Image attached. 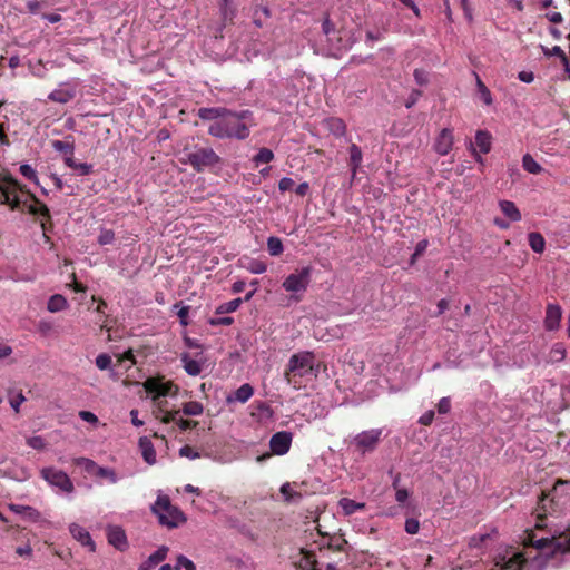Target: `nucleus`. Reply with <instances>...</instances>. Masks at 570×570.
Segmentation results:
<instances>
[{"mask_svg": "<svg viewBox=\"0 0 570 570\" xmlns=\"http://www.w3.org/2000/svg\"><path fill=\"white\" fill-rule=\"evenodd\" d=\"M130 416H131V423L135 426H142L144 425V422L138 419V411L137 410H131L130 411Z\"/></svg>", "mask_w": 570, "mask_h": 570, "instance_id": "63", "label": "nucleus"}, {"mask_svg": "<svg viewBox=\"0 0 570 570\" xmlns=\"http://www.w3.org/2000/svg\"><path fill=\"white\" fill-rule=\"evenodd\" d=\"M175 308H178L177 315L179 317L180 324L183 326H187L188 325L189 307L175 305Z\"/></svg>", "mask_w": 570, "mask_h": 570, "instance_id": "49", "label": "nucleus"}, {"mask_svg": "<svg viewBox=\"0 0 570 570\" xmlns=\"http://www.w3.org/2000/svg\"><path fill=\"white\" fill-rule=\"evenodd\" d=\"M115 239V234L111 229H101L98 236V243L100 245L111 244Z\"/></svg>", "mask_w": 570, "mask_h": 570, "instance_id": "46", "label": "nucleus"}, {"mask_svg": "<svg viewBox=\"0 0 570 570\" xmlns=\"http://www.w3.org/2000/svg\"><path fill=\"white\" fill-rule=\"evenodd\" d=\"M220 11L224 20H232L235 16V8L233 0H223Z\"/></svg>", "mask_w": 570, "mask_h": 570, "instance_id": "41", "label": "nucleus"}, {"mask_svg": "<svg viewBox=\"0 0 570 570\" xmlns=\"http://www.w3.org/2000/svg\"><path fill=\"white\" fill-rule=\"evenodd\" d=\"M181 411L185 415L198 416L204 412V406L200 402L189 401L183 405Z\"/></svg>", "mask_w": 570, "mask_h": 570, "instance_id": "32", "label": "nucleus"}, {"mask_svg": "<svg viewBox=\"0 0 570 570\" xmlns=\"http://www.w3.org/2000/svg\"><path fill=\"white\" fill-rule=\"evenodd\" d=\"M107 538L108 542L119 551H125L128 548L126 533L120 527H109Z\"/></svg>", "mask_w": 570, "mask_h": 570, "instance_id": "17", "label": "nucleus"}, {"mask_svg": "<svg viewBox=\"0 0 570 570\" xmlns=\"http://www.w3.org/2000/svg\"><path fill=\"white\" fill-rule=\"evenodd\" d=\"M75 463L81 468H83L89 474L94 475L98 465L90 459L87 458H78L75 460Z\"/></svg>", "mask_w": 570, "mask_h": 570, "instance_id": "42", "label": "nucleus"}, {"mask_svg": "<svg viewBox=\"0 0 570 570\" xmlns=\"http://www.w3.org/2000/svg\"><path fill=\"white\" fill-rule=\"evenodd\" d=\"M434 419V412L428 411L425 412L419 420V422L423 425H430L433 422Z\"/></svg>", "mask_w": 570, "mask_h": 570, "instance_id": "59", "label": "nucleus"}, {"mask_svg": "<svg viewBox=\"0 0 570 570\" xmlns=\"http://www.w3.org/2000/svg\"><path fill=\"white\" fill-rule=\"evenodd\" d=\"M382 435V430L372 429L358 433L354 439L353 443L358 451L362 453L374 450Z\"/></svg>", "mask_w": 570, "mask_h": 570, "instance_id": "11", "label": "nucleus"}, {"mask_svg": "<svg viewBox=\"0 0 570 570\" xmlns=\"http://www.w3.org/2000/svg\"><path fill=\"white\" fill-rule=\"evenodd\" d=\"M546 17L549 21L553 23H560L562 21V16L559 12H548Z\"/></svg>", "mask_w": 570, "mask_h": 570, "instance_id": "61", "label": "nucleus"}, {"mask_svg": "<svg viewBox=\"0 0 570 570\" xmlns=\"http://www.w3.org/2000/svg\"><path fill=\"white\" fill-rule=\"evenodd\" d=\"M316 371L314 353L309 351H302L289 357L286 375L303 377L306 375H314Z\"/></svg>", "mask_w": 570, "mask_h": 570, "instance_id": "4", "label": "nucleus"}, {"mask_svg": "<svg viewBox=\"0 0 570 570\" xmlns=\"http://www.w3.org/2000/svg\"><path fill=\"white\" fill-rule=\"evenodd\" d=\"M224 111H225L224 109H218V108H202L198 110V116L202 119L216 121L217 119H219L222 117Z\"/></svg>", "mask_w": 570, "mask_h": 570, "instance_id": "33", "label": "nucleus"}, {"mask_svg": "<svg viewBox=\"0 0 570 570\" xmlns=\"http://www.w3.org/2000/svg\"><path fill=\"white\" fill-rule=\"evenodd\" d=\"M12 353V348L9 345L0 344V358H4Z\"/></svg>", "mask_w": 570, "mask_h": 570, "instance_id": "64", "label": "nucleus"}, {"mask_svg": "<svg viewBox=\"0 0 570 570\" xmlns=\"http://www.w3.org/2000/svg\"><path fill=\"white\" fill-rule=\"evenodd\" d=\"M240 304H242L240 298L232 299L229 302L220 304L217 307L216 313L217 314L233 313L240 306Z\"/></svg>", "mask_w": 570, "mask_h": 570, "instance_id": "38", "label": "nucleus"}, {"mask_svg": "<svg viewBox=\"0 0 570 570\" xmlns=\"http://www.w3.org/2000/svg\"><path fill=\"white\" fill-rule=\"evenodd\" d=\"M453 144H454L453 131L449 128H444L436 136L434 144H433V149L440 156H445L451 151Z\"/></svg>", "mask_w": 570, "mask_h": 570, "instance_id": "14", "label": "nucleus"}, {"mask_svg": "<svg viewBox=\"0 0 570 570\" xmlns=\"http://www.w3.org/2000/svg\"><path fill=\"white\" fill-rule=\"evenodd\" d=\"M294 186V180L289 177H283L278 183V188L281 191H287L292 189Z\"/></svg>", "mask_w": 570, "mask_h": 570, "instance_id": "55", "label": "nucleus"}, {"mask_svg": "<svg viewBox=\"0 0 570 570\" xmlns=\"http://www.w3.org/2000/svg\"><path fill=\"white\" fill-rule=\"evenodd\" d=\"M309 190L308 183H302L296 187V194L299 196H305Z\"/></svg>", "mask_w": 570, "mask_h": 570, "instance_id": "62", "label": "nucleus"}, {"mask_svg": "<svg viewBox=\"0 0 570 570\" xmlns=\"http://www.w3.org/2000/svg\"><path fill=\"white\" fill-rule=\"evenodd\" d=\"M518 79L524 83H531L534 81V73L530 70H522L518 73Z\"/></svg>", "mask_w": 570, "mask_h": 570, "instance_id": "54", "label": "nucleus"}, {"mask_svg": "<svg viewBox=\"0 0 570 570\" xmlns=\"http://www.w3.org/2000/svg\"><path fill=\"white\" fill-rule=\"evenodd\" d=\"M96 365L99 370H108L111 365V357L108 354H99L96 357Z\"/></svg>", "mask_w": 570, "mask_h": 570, "instance_id": "47", "label": "nucleus"}, {"mask_svg": "<svg viewBox=\"0 0 570 570\" xmlns=\"http://www.w3.org/2000/svg\"><path fill=\"white\" fill-rule=\"evenodd\" d=\"M499 208L502 212V214L509 219V222H519L521 220V212L517 207V205L511 200H500L499 202Z\"/></svg>", "mask_w": 570, "mask_h": 570, "instance_id": "22", "label": "nucleus"}, {"mask_svg": "<svg viewBox=\"0 0 570 570\" xmlns=\"http://www.w3.org/2000/svg\"><path fill=\"white\" fill-rule=\"evenodd\" d=\"M151 509L158 517L159 522L168 528H176L186 520L183 512L171 505L169 498L164 494L157 497Z\"/></svg>", "mask_w": 570, "mask_h": 570, "instance_id": "3", "label": "nucleus"}, {"mask_svg": "<svg viewBox=\"0 0 570 570\" xmlns=\"http://www.w3.org/2000/svg\"><path fill=\"white\" fill-rule=\"evenodd\" d=\"M179 455L184 458H188L190 460H195L199 458V453L196 452L193 448L185 445L180 448Z\"/></svg>", "mask_w": 570, "mask_h": 570, "instance_id": "51", "label": "nucleus"}, {"mask_svg": "<svg viewBox=\"0 0 570 570\" xmlns=\"http://www.w3.org/2000/svg\"><path fill=\"white\" fill-rule=\"evenodd\" d=\"M139 449L141 452V455L144 460L149 464L153 465L156 463V451L151 443V441L144 436L139 439Z\"/></svg>", "mask_w": 570, "mask_h": 570, "instance_id": "25", "label": "nucleus"}, {"mask_svg": "<svg viewBox=\"0 0 570 570\" xmlns=\"http://www.w3.org/2000/svg\"><path fill=\"white\" fill-rule=\"evenodd\" d=\"M273 158H274V154L271 149L262 148V149H259L257 155L254 157V161L256 163V165L267 164V163L272 161Z\"/></svg>", "mask_w": 570, "mask_h": 570, "instance_id": "40", "label": "nucleus"}, {"mask_svg": "<svg viewBox=\"0 0 570 570\" xmlns=\"http://www.w3.org/2000/svg\"><path fill=\"white\" fill-rule=\"evenodd\" d=\"M292 443V434L289 432H277L269 441L271 450L276 455H284L288 452Z\"/></svg>", "mask_w": 570, "mask_h": 570, "instance_id": "15", "label": "nucleus"}, {"mask_svg": "<svg viewBox=\"0 0 570 570\" xmlns=\"http://www.w3.org/2000/svg\"><path fill=\"white\" fill-rule=\"evenodd\" d=\"M567 357V347L563 343H554L548 353L547 362L550 364H558L566 360Z\"/></svg>", "mask_w": 570, "mask_h": 570, "instance_id": "24", "label": "nucleus"}, {"mask_svg": "<svg viewBox=\"0 0 570 570\" xmlns=\"http://www.w3.org/2000/svg\"><path fill=\"white\" fill-rule=\"evenodd\" d=\"M168 552V548L163 546L158 548L154 553H151L147 560L140 563L139 570H151L161 561L165 560Z\"/></svg>", "mask_w": 570, "mask_h": 570, "instance_id": "20", "label": "nucleus"}, {"mask_svg": "<svg viewBox=\"0 0 570 570\" xmlns=\"http://www.w3.org/2000/svg\"><path fill=\"white\" fill-rule=\"evenodd\" d=\"M476 91L479 99L485 106H491L493 104L492 94L489 88L484 85V82L476 76Z\"/></svg>", "mask_w": 570, "mask_h": 570, "instance_id": "29", "label": "nucleus"}, {"mask_svg": "<svg viewBox=\"0 0 570 570\" xmlns=\"http://www.w3.org/2000/svg\"><path fill=\"white\" fill-rule=\"evenodd\" d=\"M562 320V308L558 304H548L546 308L543 326L546 331L554 332L560 328Z\"/></svg>", "mask_w": 570, "mask_h": 570, "instance_id": "13", "label": "nucleus"}, {"mask_svg": "<svg viewBox=\"0 0 570 570\" xmlns=\"http://www.w3.org/2000/svg\"><path fill=\"white\" fill-rule=\"evenodd\" d=\"M52 147L56 151L63 153L66 156L73 155V145L62 140L52 141Z\"/></svg>", "mask_w": 570, "mask_h": 570, "instance_id": "43", "label": "nucleus"}, {"mask_svg": "<svg viewBox=\"0 0 570 570\" xmlns=\"http://www.w3.org/2000/svg\"><path fill=\"white\" fill-rule=\"evenodd\" d=\"M20 173L23 177L28 178L29 180L33 181L35 184H39L38 176L36 170L28 164H23L20 166Z\"/></svg>", "mask_w": 570, "mask_h": 570, "instance_id": "45", "label": "nucleus"}, {"mask_svg": "<svg viewBox=\"0 0 570 570\" xmlns=\"http://www.w3.org/2000/svg\"><path fill=\"white\" fill-rule=\"evenodd\" d=\"M419 530H420L419 520L411 518L405 521V531L409 534H416L419 532Z\"/></svg>", "mask_w": 570, "mask_h": 570, "instance_id": "50", "label": "nucleus"}, {"mask_svg": "<svg viewBox=\"0 0 570 570\" xmlns=\"http://www.w3.org/2000/svg\"><path fill=\"white\" fill-rule=\"evenodd\" d=\"M451 410V401L449 397H442L438 403V411L441 414H446Z\"/></svg>", "mask_w": 570, "mask_h": 570, "instance_id": "53", "label": "nucleus"}, {"mask_svg": "<svg viewBox=\"0 0 570 570\" xmlns=\"http://www.w3.org/2000/svg\"><path fill=\"white\" fill-rule=\"evenodd\" d=\"M244 267L252 274H263L267 269V265L259 259H249Z\"/></svg>", "mask_w": 570, "mask_h": 570, "instance_id": "37", "label": "nucleus"}, {"mask_svg": "<svg viewBox=\"0 0 570 570\" xmlns=\"http://www.w3.org/2000/svg\"><path fill=\"white\" fill-rule=\"evenodd\" d=\"M311 267H303L289 274L283 282V288L292 294L303 293L307 289L311 282Z\"/></svg>", "mask_w": 570, "mask_h": 570, "instance_id": "8", "label": "nucleus"}, {"mask_svg": "<svg viewBox=\"0 0 570 570\" xmlns=\"http://www.w3.org/2000/svg\"><path fill=\"white\" fill-rule=\"evenodd\" d=\"M267 249L272 256H278L283 253V243L278 237L271 236L267 239Z\"/></svg>", "mask_w": 570, "mask_h": 570, "instance_id": "35", "label": "nucleus"}, {"mask_svg": "<svg viewBox=\"0 0 570 570\" xmlns=\"http://www.w3.org/2000/svg\"><path fill=\"white\" fill-rule=\"evenodd\" d=\"M77 85L73 82H61L55 90H52L48 98L51 101L59 104H67L76 97Z\"/></svg>", "mask_w": 570, "mask_h": 570, "instance_id": "12", "label": "nucleus"}, {"mask_svg": "<svg viewBox=\"0 0 570 570\" xmlns=\"http://www.w3.org/2000/svg\"><path fill=\"white\" fill-rule=\"evenodd\" d=\"M219 161V156L212 148L188 151L180 157V163L193 166L197 171H202L206 167L215 166Z\"/></svg>", "mask_w": 570, "mask_h": 570, "instance_id": "6", "label": "nucleus"}, {"mask_svg": "<svg viewBox=\"0 0 570 570\" xmlns=\"http://www.w3.org/2000/svg\"><path fill=\"white\" fill-rule=\"evenodd\" d=\"M409 491L406 489H399L395 493V499L399 503H404L409 499Z\"/></svg>", "mask_w": 570, "mask_h": 570, "instance_id": "60", "label": "nucleus"}, {"mask_svg": "<svg viewBox=\"0 0 570 570\" xmlns=\"http://www.w3.org/2000/svg\"><path fill=\"white\" fill-rule=\"evenodd\" d=\"M26 401V397L22 393H18L13 399L10 400L11 407L19 412L20 405Z\"/></svg>", "mask_w": 570, "mask_h": 570, "instance_id": "56", "label": "nucleus"}, {"mask_svg": "<svg viewBox=\"0 0 570 570\" xmlns=\"http://www.w3.org/2000/svg\"><path fill=\"white\" fill-rule=\"evenodd\" d=\"M79 175L86 176L92 171V166L87 163H78L76 169Z\"/></svg>", "mask_w": 570, "mask_h": 570, "instance_id": "57", "label": "nucleus"}, {"mask_svg": "<svg viewBox=\"0 0 570 570\" xmlns=\"http://www.w3.org/2000/svg\"><path fill=\"white\" fill-rule=\"evenodd\" d=\"M68 307V301L60 294L52 295L47 303V309L50 313H57Z\"/></svg>", "mask_w": 570, "mask_h": 570, "instance_id": "28", "label": "nucleus"}, {"mask_svg": "<svg viewBox=\"0 0 570 570\" xmlns=\"http://www.w3.org/2000/svg\"><path fill=\"white\" fill-rule=\"evenodd\" d=\"M177 415H178V411H175V412L164 411L160 406L156 413V417L159 419L165 424H168L170 422H176Z\"/></svg>", "mask_w": 570, "mask_h": 570, "instance_id": "44", "label": "nucleus"}, {"mask_svg": "<svg viewBox=\"0 0 570 570\" xmlns=\"http://www.w3.org/2000/svg\"><path fill=\"white\" fill-rule=\"evenodd\" d=\"M350 158L353 167V173H355L362 163V150L354 144L350 147Z\"/></svg>", "mask_w": 570, "mask_h": 570, "instance_id": "39", "label": "nucleus"}, {"mask_svg": "<svg viewBox=\"0 0 570 570\" xmlns=\"http://www.w3.org/2000/svg\"><path fill=\"white\" fill-rule=\"evenodd\" d=\"M570 500V481L559 480L556 482L552 490L546 494L542 500V510H547L548 503H553L556 505H563Z\"/></svg>", "mask_w": 570, "mask_h": 570, "instance_id": "10", "label": "nucleus"}, {"mask_svg": "<svg viewBox=\"0 0 570 570\" xmlns=\"http://www.w3.org/2000/svg\"><path fill=\"white\" fill-rule=\"evenodd\" d=\"M19 189L18 181L7 170H0V204L9 206L11 210L20 209Z\"/></svg>", "mask_w": 570, "mask_h": 570, "instance_id": "5", "label": "nucleus"}, {"mask_svg": "<svg viewBox=\"0 0 570 570\" xmlns=\"http://www.w3.org/2000/svg\"><path fill=\"white\" fill-rule=\"evenodd\" d=\"M79 416L81 420H83L85 422H88V423H97L98 422V417L96 416V414H94L92 412H89V411H81L79 413Z\"/></svg>", "mask_w": 570, "mask_h": 570, "instance_id": "58", "label": "nucleus"}, {"mask_svg": "<svg viewBox=\"0 0 570 570\" xmlns=\"http://www.w3.org/2000/svg\"><path fill=\"white\" fill-rule=\"evenodd\" d=\"M180 361L183 363V367L186 373L190 376H197L202 373L203 366L205 364L204 358H193L188 353H183L180 356Z\"/></svg>", "mask_w": 570, "mask_h": 570, "instance_id": "19", "label": "nucleus"}, {"mask_svg": "<svg viewBox=\"0 0 570 570\" xmlns=\"http://www.w3.org/2000/svg\"><path fill=\"white\" fill-rule=\"evenodd\" d=\"M281 493L284 497V500L289 503H296L303 498V494L298 490V484L295 482L294 483H289V482L284 483L281 487Z\"/></svg>", "mask_w": 570, "mask_h": 570, "instance_id": "23", "label": "nucleus"}, {"mask_svg": "<svg viewBox=\"0 0 570 570\" xmlns=\"http://www.w3.org/2000/svg\"><path fill=\"white\" fill-rule=\"evenodd\" d=\"M69 531L75 540H77L82 547L87 548L90 552L96 550V544L90 533L80 524L71 523Z\"/></svg>", "mask_w": 570, "mask_h": 570, "instance_id": "16", "label": "nucleus"}, {"mask_svg": "<svg viewBox=\"0 0 570 570\" xmlns=\"http://www.w3.org/2000/svg\"><path fill=\"white\" fill-rule=\"evenodd\" d=\"M41 476L53 488L62 492L71 493L73 484L67 473L56 468H43L40 471Z\"/></svg>", "mask_w": 570, "mask_h": 570, "instance_id": "9", "label": "nucleus"}, {"mask_svg": "<svg viewBox=\"0 0 570 570\" xmlns=\"http://www.w3.org/2000/svg\"><path fill=\"white\" fill-rule=\"evenodd\" d=\"M29 446L36 450H42L45 448V441L41 436H31L27 440Z\"/></svg>", "mask_w": 570, "mask_h": 570, "instance_id": "52", "label": "nucleus"}, {"mask_svg": "<svg viewBox=\"0 0 570 570\" xmlns=\"http://www.w3.org/2000/svg\"><path fill=\"white\" fill-rule=\"evenodd\" d=\"M9 510L13 513L20 515L24 520L31 521V522H40L41 521V513L29 505L23 504H9Z\"/></svg>", "mask_w": 570, "mask_h": 570, "instance_id": "18", "label": "nucleus"}, {"mask_svg": "<svg viewBox=\"0 0 570 570\" xmlns=\"http://www.w3.org/2000/svg\"><path fill=\"white\" fill-rule=\"evenodd\" d=\"M523 546V551H508L499 557L495 562L499 570H538L549 557L570 551V528L551 538L527 532Z\"/></svg>", "mask_w": 570, "mask_h": 570, "instance_id": "1", "label": "nucleus"}, {"mask_svg": "<svg viewBox=\"0 0 570 570\" xmlns=\"http://www.w3.org/2000/svg\"><path fill=\"white\" fill-rule=\"evenodd\" d=\"M529 245L531 249L538 254L543 253L546 248V240L540 233L532 232L528 235Z\"/></svg>", "mask_w": 570, "mask_h": 570, "instance_id": "31", "label": "nucleus"}, {"mask_svg": "<svg viewBox=\"0 0 570 570\" xmlns=\"http://www.w3.org/2000/svg\"><path fill=\"white\" fill-rule=\"evenodd\" d=\"M522 167L525 171L533 175H538L543 171L542 166L530 154L523 155Z\"/></svg>", "mask_w": 570, "mask_h": 570, "instance_id": "30", "label": "nucleus"}, {"mask_svg": "<svg viewBox=\"0 0 570 570\" xmlns=\"http://www.w3.org/2000/svg\"><path fill=\"white\" fill-rule=\"evenodd\" d=\"M338 505L340 508L342 509V512L344 515H351L357 511H361V510H364L365 509V503L364 502H356L352 499H348V498H342L340 501H338Z\"/></svg>", "mask_w": 570, "mask_h": 570, "instance_id": "26", "label": "nucleus"}, {"mask_svg": "<svg viewBox=\"0 0 570 570\" xmlns=\"http://www.w3.org/2000/svg\"><path fill=\"white\" fill-rule=\"evenodd\" d=\"M144 389L149 397L156 402L160 397L176 395L178 387L171 381L161 377H149L144 382Z\"/></svg>", "mask_w": 570, "mask_h": 570, "instance_id": "7", "label": "nucleus"}, {"mask_svg": "<svg viewBox=\"0 0 570 570\" xmlns=\"http://www.w3.org/2000/svg\"><path fill=\"white\" fill-rule=\"evenodd\" d=\"M94 475H96L98 478H101V479H105L109 483H112V484L118 481V476H117L116 472L112 469H109V468H102V466L98 465V468H97V470H96Z\"/></svg>", "mask_w": 570, "mask_h": 570, "instance_id": "36", "label": "nucleus"}, {"mask_svg": "<svg viewBox=\"0 0 570 570\" xmlns=\"http://www.w3.org/2000/svg\"><path fill=\"white\" fill-rule=\"evenodd\" d=\"M492 147V136L487 130H478L475 134V142L471 148H476L481 154L490 153Z\"/></svg>", "mask_w": 570, "mask_h": 570, "instance_id": "21", "label": "nucleus"}, {"mask_svg": "<svg viewBox=\"0 0 570 570\" xmlns=\"http://www.w3.org/2000/svg\"><path fill=\"white\" fill-rule=\"evenodd\" d=\"M180 568H184L186 570H196V567H195L194 562L191 560H189L188 558L184 557V556H179L177 558V562H176V566H175L176 570H178Z\"/></svg>", "mask_w": 570, "mask_h": 570, "instance_id": "48", "label": "nucleus"}, {"mask_svg": "<svg viewBox=\"0 0 570 570\" xmlns=\"http://www.w3.org/2000/svg\"><path fill=\"white\" fill-rule=\"evenodd\" d=\"M23 207L31 214L33 215H37V214H41V215H47L48 214V208L46 207V205H43L42 203L36 200V199H32L31 202H24L23 203Z\"/></svg>", "mask_w": 570, "mask_h": 570, "instance_id": "34", "label": "nucleus"}, {"mask_svg": "<svg viewBox=\"0 0 570 570\" xmlns=\"http://www.w3.org/2000/svg\"><path fill=\"white\" fill-rule=\"evenodd\" d=\"M253 387L249 384L245 383L235 391L234 396L227 397V402L230 403L237 401L240 403H245L253 396Z\"/></svg>", "mask_w": 570, "mask_h": 570, "instance_id": "27", "label": "nucleus"}, {"mask_svg": "<svg viewBox=\"0 0 570 570\" xmlns=\"http://www.w3.org/2000/svg\"><path fill=\"white\" fill-rule=\"evenodd\" d=\"M208 131L216 138L245 139L249 135L243 116L226 110L219 119L210 124Z\"/></svg>", "mask_w": 570, "mask_h": 570, "instance_id": "2", "label": "nucleus"}]
</instances>
